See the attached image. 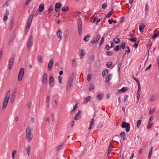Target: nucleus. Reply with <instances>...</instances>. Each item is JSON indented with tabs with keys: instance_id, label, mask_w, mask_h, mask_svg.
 <instances>
[{
	"instance_id": "nucleus-54",
	"label": "nucleus",
	"mask_w": 159,
	"mask_h": 159,
	"mask_svg": "<svg viewBox=\"0 0 159 159\" xmlns=\"http://www.w3.org/2000/svg\"><path fill=\"white\" fill-rule=\"evenodd\" d=\"M107 6V3H103L102 5V8L103 9H105Z\"/></svg>"
},
{
	"instance_id": "nucleus-35",
	"label": "nucleus",
	"mask_w": 159,
	"mask_h": 159,
	"mask_svg": "<svg viewBox=\"0 0 159 159\" xmlns=\"http://www.w3.org/2000/svg\"><path fill=\"white\" fill-rule=\"evenodd\" d=\"M130 52V50L129 48V47L127 45L126 47V51L125 53H127V54H129Z\"/></svg>"
},
{
	"instance_id": "nucleus-4",
	"label": "nucleus",
	"mask_w": 159,
	"mask_h": 159,
	"mask_svg": "<svg viewBox=\"0 0 159 159\" xmlns=\"http://www.w3.org/2000/svg\"><path fill=\"white\" fill-rule=\"evenodd\" d=\"M25 69L23 67H21L19 72L18 76V80L19 81H21L23 77Z\"/></svg>"
},
{
	"instance_id": "nucleus-8",
	"label": "nucleus",
	"mask_w": 159,
	"mask_h": 159,
	"mask_svg": "<svg viewBox=\"0 0 159 159\" xmlns=\"http://www.w3.org/2000/svg\"><path fill=\"white\" fill-rule=\"evenodd\" d=\"M16 89L13 91L10 98V102L11 103H13L14 102L16 96Z\"/></svg>"
},
{
	"instance_id": "nucleus-32",
	"label": "nucleus",
	"mask_w": 159,
	"mask_h": 159,
	"mask_svg": "<svg viewBox=\"0 0 159 159\" xmlns=\"http://www.w3.org/2000/svg\"><path fill=\"white\" fill-rule=\"evenodd\" d=\"M126 44L124 42L120 44V47H121V49H124L125 47Z\"/></svg>"
},
{
	"instance_id": "nucleus-62",
	"label": "nucleus",
	"mask_w": 159,
	"mask_h": 159,
	"mask_svg": "<svg viewBox=\"0 0 159 159\" xmlns=\"http://www.w3.org/2000/svg\"><path fill=\"white\" fill-rule=\"evenodd\" d=\"M62 79V77L60 76L58 77V80L59 83H61V80Z\"/></svg>"
},
{
	"instance_id": "nucleus-38",
	"label": "nucleus",
	"mask_w": 159,
	"mask_h": 159,
	"mask_svg": "<svg viewBox=\"0 0 159 159\" xmlns=\"http://www.w3.org/2000/svg\"><path fill=\"white\" fill-rule=\"evenodd\" d=\"M94 89V85L92 84H90L89 86V90L90 91H92Z\"/></svg>"
},
{
	"instance_id": "nucleus-24",
	"label": "nucleus",
	"mask_w": 159,
	"mask_h": 159,
	"mask_svg": "<svg viewBox=\"0 0 159 159\" xmlns=\"http://www.w3.org/2000/svg\"><path fill=\"white\" fill-rule=\"evenodd\" d=\"M90 36L89 34H88L86 36H85L84 38V40L85 42H88L90 39L89 38Z\"/></svg>"
},
{
	"instance_id": "nucleus-25",
	"label": "nucleus",
	"mask_w": 159,
	"mask_h": 159,
	"mask_svg": "<svg viewBox=\"0 0 159 159\" xmlns=\"http://www.w3.org/2000/svg\"><path fill=\"white\" fill-rule=\"evenodd\" d=\"M141 93V86H138V90L137 92V95H140Z\"/></svg>"
},
{
	"instance_id": "nucleus-42",
	"label": "nucleus",
	"mask_w": 159,
	"mask_h": 159,
	"mask_svg": "<svg viewBox=\"0 0 159 159\" xmlns=\"http://www.w3.org/2000/svg\"><path fill=\"white\" fill-rule=\"evenodd\" d=\"M111 148H113L112 146H111V143H110V145H109L108 148V153L109 154L110 153V152L112 150Z\"/></svg>"
},
{
	"instance_id": "nucleus-48",
	"label": "nucleus",
	"mask_w": 159,
	"mask_h": 159,
	"mask_svg": "<svg viewBox=\"0 0 159 159\" xmlns=\"http://www.w3.org/2000/svg\"><path fill=\"white\" fill-rule=\"evenodd\" d=\"M92 75L91 74H89L87 76V79L89 81H90L91 79Z\"/></svg>"
},
{
	"instance_id": "nucleus-47",
	"label": "nucleus",
	"mask_w": 159,
	"mask_h": 159,
	"mask_svg": "<svg viewBox=\"0 0 159 159\" xmlns=\"http://www.w3.org/2000/svg\"><path fill=\"white\" fill-rule=\"evenodd\" d=\"M128 96L127 95H125L124 98V103L125 102H127V100L128 99Z\"/></svg>"
},
{
	"instance_id": "nucleus-33",
	"label": "nucleus",
	"mask_w": 159,
	"mask_h": 159,
	"mask_svg": "<svg viewBox=\"0 0 159 159\" xmlns=\"http://www.w3.org/2000/svg\"><path fill=\"white\" fill-rule=\"evenodd\" d=\"M120 49H121V47L120 45H117L114 48V50H115L116 52H117L119 51V50Z\"/></svg>"
},
{
	"instance_id": "nucleus-64",
	"label": "nucleus",
	"mask_w": 159,
	"mask_h": 159,
	"mask_svg": "<svg viewBox=\"0 0 159 159\" xmlns=\"http://www.w3.org/2000/svg\"><path fill=\"white\" fill-rule=\"evenodd\" d=\"M94 119L93 118L91 119L90 121V124L91 125H93L94 123Z\"/></svg>"
},
{
	"instance_id": "nucleus-26",
	"label": "nucleus",
	"mask_w": 159,
	"mask_h": 159,
	"mask_svg": "<svg viewBox=\"0 0 159 159\" xmlns=\"http://www.w3.org/2000/svg\"><path fill=\"white\" fill-rule=\"evenodd\" d=\"M145 25H140L139 27V29L140 31L141 32H142L144 28L145 27Z\"/></svg>"
},
{
	"instance_id": "nucleus-2",
	"label": "nucleus",
	"mask_w": 159,
	"mask_h": 159,
	"mask_svg": "<svg viewBox=\"0 0 159 159\" xmlns=\"http://www.w3.org/2000/svg\"><path fill=\"white\" fill-rule=\"evenodd\" d=\"M73 78L72 77H70L67 81V85L66 86V91L68 92L70 90L71 85V84L73 81Z\"/></svg>"
},
{
	"instance_id": "nucleus-1",
	"label": "nucleus",
	"mask_w": 159,
	"mask_h": 159,
	"mask_svg": "<svg viewBox=\"0 0 159 159\" xmlns=\"http://www.w3.org/2000/svg\"><path fill=\"white\" fill-rule=\"evenodd\" d=\"M33 134L31 133V129L30 127L28 126L26 127V138L27 142H30L32 139Z\"/></svg>"
},
{
	"instance_id": "nucleus-20",
	"label": "nucleus",
	"mask_w": 159,
	"mask_h": 159,
	"mask_svg": "<svg viewBox=\"0 0 159 159\" xmlns=\"http://www.w3.org/2000/svg\"><path fill=\"white\" fill-rule=\"evenodd\" d=\"M113 40L114 43L116 44H119L120 42V39L117 38H114Z\"/></svg>"
},
{
	"instance_id": "nucleus-61",
	"label": "nucleus",
	"mask_w": 159,
	"mask_h": 159,
	"mask_svg": "<svg viewBox=\"0 0 159 159\" xmlns=\"http://www.w3.org/2000/svg\"><path fill=\"white\" fill-rule=\"evenodd\" d=\"M121 63H120L118 65V71L119 72L121 66Z\"/></svg>"
},
{
	"instance_id": "nucleus-13",
	"label": "nucleus",
	"mask_w": 159,
	"mask_h": 159,
	"mask_svg": "<svg viewBox=\"0 0 159 159\" xmlns=\"http://www.w3.org/2000/svg\"><path fill=\"white\" fill-rule=\"evenodd\" d=\"M100 38V35L99 34H98L95 38L96 39H94L91 42V43L92 44H93L96 43H97L99 40Z\"/></svg>"
},
{
	"instance_id": "nucleus-44",
	"label": "nucleus",
	"mask_w": 159,
	"mask_h": 159,
	"mask_svg": "<svg viewBox=\"0 0 159 159\" xmlns=\"http://www.w3.org/2000/svg\"><path fill=\"white\" fill-rule=\"evenodd\" d=\"M127 89L125 87L122 88L120 90L121 93H124L126 90Z\"/></svg>"
},
{
	"instance_id": "nucleus-19",
	"label": "nucleus",
	"mask_w": 159,
	"mask_h": 159,
	"mask_svg": "<svg viewBox=\"0 0 159 159\" xmlns=\"http://www.w3.org/2000/svg\"><path fill=\"white\" fill-rule=\"evenodd\" d=\"M78 107V105L77 104H76L74 106V107L73 109L72 110H71L70 112V114H71L75 111L76 109Z\"/></svg>"
},
{
	"instance_id": "nucleus-11",
	"label": "nucleus",
	"mask_w": 159,
	"mask_h": 159,
	"mask_svg": "<svg viewBox=\"0 0 159 159\" xmlns=\"http://www.w3.org/2000/svg\"><path fill=\"white\" fill-rule=\"evenodd\" d=\"M9 99H8L5 98L4 101V102L2 107V109L3 110H4L7 106Z\"/></svg>"
},
{
	"instance_id": "nucleus-29",
	"label": "nucleus",
	"mask_w": 159,
	"mask_h": 159,
	"mask_svg": "<svg viewBox=\"0 0 159 159\" xmlns=\"http://www.w3.org/2000/svg\"><path fill=\"white\" fill-rule=\"evenodd\" d=\"M91 97L90 96H88L87 97H85L84 98L85 102L86 103L88 102L91 99Z\"/></svg>"
},
{
	"instance_id": "nucleus-6",
	"label": "nucleus",
	"mask_w": 159,
	"mask_h": 159,
	"mask_svg": "<svg viewBox=\"0 0 159 159\" xmlns=\"http://www.w3.org/2000/svg\"><path fill=\"white\" fill-rule=\"evenodd\" d=\"M77 26L78 28V31L80 35L81 34L82 30V21L81 19H78L77 21Z\"/></svg>"
},
{
	"instance_id": "nucleus-37",
	"label": "nucleus",
	"mask_w": 159,
	"mask_h": 159,
	"mask_svg": "<svg viewBox=\"0 0 159 159\" xmlns=\"http://www.w3.org/2000/svg\"><path fill=\"white\" fill-rule=\"evenodd\" d=\"M61 4L59 2L56 3L55 6V8L59 9L61 7Z\"/></svg>"
},
{
	"instance_id": "nucleus-55",
	"label": "nucleus",
	"mask_w": 159,
	"mask_h": 159,
	"mask_svg": "<svg viewBox=\"0 0 159 159\" xmlns=\"http://www.w3.org/2000/svg\"><path fill=\"white\" fill-rule=\"evenodd\" d=\"M105 48L107 50H109L111 49V47L107 44H106Z\"/></svg>"
},
{
	"instance_id": "nucleus-22",
	"label": "nucleus",
	"mask_w": 159,
	"mask_h": 159,
	"mask_svg": "<svg viewBox=\"0 0 159 159\" xmlns=\"http://www.w3.org/2000/svg\"><path fill=\"white\" fill-rule=\"evenodd\" d=\"M14 24V20H11V21L10 24V31H11L12 30L13 28Z\"/></svg>"
},
{
	"instance_id": "nucleus-14",
	"label": "nucleus",
	"mask_w": 159,
	"mask_h": 159,
	"mask_svg": "<svg viewBox=\"0 0 159 159\" xmlns=\"http://www.w3.org/2000/svg\"><path fill=\"white\" fill-rule=\"evenodd\" d=\"M54 79L52 76H50L49 79V83L50 86L53 87L54 85V84L53 83Z\"/></svg>"
},
{
	"instance_id": "nucleus-34",
	"label": "nucleus",
	"mask_w": 159,
	"mask_h": 159,
	"mask_svg": "<svg viewBox=\"0 0 159 159\" xmlns=\"http://www.w3.org/2000/svg\"><path fill=\"white\" fill-rule=\"evenodd\" d=\"M129 40L133 42H135L137 40V38L134 35H133V36L131 39H130Z\"/></svg>"
},
{
	"instance_id": "nucleus-39",
	"label": "nucleus",
	"mask_w": 159,
	"mask_h": 159,
	"mask_svg": "<svg viewBox=\"0 0 159 159\" xmlns=\"http://www.w3.org/2000/svg\"><path fill=\"white\" fill-rule=\"evenodd\" d=\"M68 10V6H65L63 7L61 9V10L64 12H66Z\"/></svg>"
},
{
	"instance_id": "nucleus-59",
	"label": "nucleus",
	"mask_w": 159,
	"mask_h": 159,
	"mask_svg": "<svg viewBox=\"0 0 159 159\" xmlns=\"http://www.w3.org/2000/svg\"><path fill=\"white\" fill-rule=\"evenodd\" d=\"M152 148H153V147H151L150 149L149 150L148 155H152Z\"/></svg>"
},
{
	"instance_id": "nucleus-15",
	"label": "nucleus",
	"mask_w": 159,
	"mask_h": 159,
	"mask_svg": "<svg viewBox=\"0 0 159 159\" xmlns=\"http://www.w3.org/2000/svg\"><path fill=\"white\" fill-rule=\"evenodd\" d=\"M57 35L58 38L60 39L61 40V32L59 30H57Z\"/></svg>"
},
{
	"instance_id": "nucleus-5",
	"label": "nucleus",
	"mask_w": 159,
	"mask_h": 159,
	"mask_svg": "<svg viewBox=\"0 0 159 159\" xmlns=\"http://www.w3.org/2000/svg\"><path fill=\"white\" fill-rule=\"evenodd\" d=\"M121 127L123 128H125V131L126 132H129L130 130V124L126 123L125 121H124L122 122Z\"/></svg>"
},
{
	"instance_id": "nucleus-16",
	"label": "nucleus",
	"mask_w": 159,
	"mask_h": 159,
	"mask_svg": "<svg viewBox=\"0 0 159 159\" xmlns=\"http://www.w3.org/2000/svg\"><path fill=\"white\" fill-rule=\"evenodd\" d=\"M81 111L80 110H79L77 114L75 115L74 119L75 120H78L80 119L79 116L81 114Z\"/></svg>"
},
{
	"instance_id": "nucleus-9",
	"label": "nucleus",
	"mask_w": 159,
	"mask_h": 159,
	"mask_svg": "<svg viewBox=\"0 0 159 159\" xmlns=\"http://www.w3.org/2000/svg\"><path fill=\"white\" fill-rule=\"evenodd\" d=\"M47 75L46 73H44L43 78H42V82L43 85H45L47 82Z\"/></svg>"
},
{
	"instance_id": "nucleus-51",
	"label": "nucleus",
	"mask_w": 159,
	"mask_h": 159,
	"mask_svg": "<svg viewBox=\"0 0 159 159\" xmlns=\"http://www.w3.org/2000/svg\"><path fill=\"white\" fill-rule=\"evenodd\" d=\"M16 150H14L12 153V157L13 159H14L15 154L16 153Z\"/></svg>"
},
{
	"instance_id": "nucleus-56",
	"label": "nucleus",
	"mask_w": 159,
	"mask_h": 159,
	"mask_svg": "<svg viewBox=\"0 0 159 159\" xmlns=\"http://www.w3.org/2000/svg\"><path fill=\"white\" fill-rule=\"evenodd\" d=\"M72 66L73 67H75L76 66V61L74 59L72 60Z\"/></svg>"
},
{
	"instance_id": "nucleus-57",
	"label": "nucleus",
	"mask_w": 159,
	"mask_h": 159,
	"mask_svg": "<svg viewBox=\"0 0 159 159\" xmlns=\"http://www.w3.org/2000/svg\"><path fill=\"white\" fill-rule=\"evenodd\" d=\"M50 98L49 96H48L46 99L47 102H50Z\"/></svg>"
},
{
	"instance_id": "nucleus-45",
	"label": "nucleus",
	"mask_w": 159,
	"mask_h": 159,
	"mask_svg": "<svg viewBox=\"0 0 159 159\" xmlns=\"http://www.w3.org/2000/svg\"><path fill=\"white\" fill-rule=\"evenodd\" d=\"M112 62L111 61L108 62L107 63V66L108 68H110L112 65Z\"/></svg>"
},
{
	"instance_id": "nucleus-40",
	"label": "nucleus",
	"mask_w": 159,
	"mask_h": 159,
	"mask_svg": "<svg viewBox=\"0 0 159 159\" xmlns=\"http://www.w3.org/2000/svg\"><path fill=\"white\" fill-rule=\"evenodd\" d=\"M158 36H159V32H157V33L156 34L154 33V34L152 37V39H155L157 38Z\"/></svg>"
},
{
	"instance_id": "nucleus-7",
	"label": "nucleus",
	"mask_w": 159,
	"mask_h": 159,
	"mask_svg": "<svg viewBox=\"0 0 159 159\" xmlns=\"http://www.w3.org/2000/svg\"><path fill=\"white\" fill-rule=\"evenodd\" d=\"M33 37L31 35L29 38L28 41L27 42V48L28 49L30 50L33 44Z\"/></svg>"
},
{
	"instance_id": "nucleus-21",
	"label": "nucleus",
	"mask_w": 159,
	"mask_h": 159,
	"mask_svg": "<svg viewBox=\"0 0 159 159\" xmlns=\"http://www.w3.org/2000/svg\"><path fill=\"white\" fill-rule=\"evenodd\" d=\"M14 39V36L13 35L9 39L8 43V45H10L12 43Z\"/></svg>"
},
{
	"instance_id": "nucleus-50",
	"label": "nucleus",
	"mask_w": 159,
	"mask_h": 159,
	"mask_svg": "<svg viewBox=\"0 0 159 159\" xmlns=\"http://www.w3.org/2000/svg\"><path fill=\"white\" fill-rule=\"evenodd\" d=\"M33 18V15L32 14L30 15L29 17V19L28 20V21H32Z\"/></svg>"
},
{
	"instance_id": "nucleus-49",
	"label": "nucleus",
	"mask_w": 159,
	"mask_h": 159,
	"mask_svg": "<svg viewBox=\"0 0 159 159\" xmlns=\"http://www.w3.org/2000/svg\"><path fill=\"white\" fill-rule=\"evenodd\" d=\"M152 125V123H151L150 122H149V124L147 126V129H150Z\"/></svg>"
},
{
	"instance_id": "nucleus-3",
	"label": "nucleus",
	"mask_w": 159,
	"mask_h": 159,
	"mask_svg": "<svg viewBox=\"0 0 159 159\" xmlns=\"http://www.w3.org/2000/svg\"><path fill=\"white\" fill-rule=\"evenodd\" d=\"M15 56L14 55H11V57L9 59L8 68L9 70L11 69L13 66V63L14 62V60L15 59Z\"/></svg>"
},
{
	"instance_id": "nucleus-43",
	"label": "nucleus",
	"mask_w": 159,
	"mask_h": 159,
	"mask_svg": "<svg viewBox=\"0 0 159 159\" xmlns=\"http://www.w3.org/2000/svg\"><path fill=\"white\" fill-rule=\"evenodd\" d=\"M132 78L138 84V86L140 85L139 81L138 79H137V78H136L135 77H132Z\"/></svg>"
},
{
	"instance_id": "nucleus-27",
	"label": "nucleus",
	"mask_w": 159,
	"mask_h": 159,
	"mask_svg": "<svg viewBox=\"0 0 159 159\" xmlns=\"http://www.w3.org/2000/svg\"><path fill=\"white\" fill-rule=\"evenodd\" d=\"M100 20V19L98 18H96V17H95L94 18L93 20V23H95L96 24H97L98 22H99Z\"/></svg>"
},
{
	"instance_id": "nucleus-46",
	"label": "nucleus",
	"mask_w": 159,
	"mask_h": 159,
	"mask_svg": "<svg viewBox=\"0 0 159 159\" xmlns=\"http://www.w3.org/2000/svg\"><path fill=\"white\" fill-rule=\"evenodd\" d=\"M38 59L40 63H42L43 62V60L42 56L40 55H39L38 56Z\"/></svg>"
},
{
	"instance_id": "nucleus-30",
	"label": "nucleus",
	"mask_w": 159,
	"mask_h": 159,
	"mask_svg": "<svg viewBox=\"0 0 159 159\" xmlns=\"http://www.w3.org/2000/svg\"><path fill=\"white\" fill-rule=\"evenodd\" d=\"M113 9H112L110 11H109L108 12V14L107 15V16H106V17L107 18L110 17L111 16L112 14L113 13Z\"/></svg>"
},
{
	"instance_id": "nucleus-41",
	"label": "nucleus",
	"mask_w": 159,
	"mask_h": 159,
	"mask_svg": "<svg viewBox=\"0 0 159 159\" xmlns=\"http://www.w3.org/2000/svg\"><path fill=\"white\" fill-rule=\"evenodd\" d=\"M103 97V94L102 93L99 94L97 95V98L99 100H101Z\"/></svg>"
},
{
	"instance_id": "nucleus-53",
	"label": "nucleus",
	"mask_w": 159,
	"mask_h": 159,
	"mask_svg": "<svg viewBox=\"0 0 159 159\" xmlns=\"http://www.w3.org/2000/svg\"><path fill=\"white\" fill-rule=\"evenodd\" d=\"M120 135L123 137H125V132H122L120 134Z\"/></svg>"
},
{
	"instance_id": "nucleus-10",
	"label": "nucleus",
	"mask_w": 159,
	"mask_h": 159,
	"mask_svg": "<svg viewBox=\"0 0 159 159\" xmlns=\"http://www.w3.org/2000/svg\"><path fill=\"white\" fill-rule=\"evenodd\" d=\"M53 61L52 59L50 60L49 62L48 65V70L50 71L52 69V66L53 64Z\"/></svg>"
},
{
	"instance_id": "nucleus-23",
	"label": "nucleus",
	"mask_w": 159,
	"mask_h": 159,
	"mask_svg": "<svg viewBox=\"0 0 159 159\" xmlns=\"http://www.w3.org/2000/svg\"><path fill=\"white\" fill-rule=\"evenodd\" d=\"M30 148L29 145H27L26 147V151L27 153V154L29 156H30Z\"/></svg>"
},
{
	"instance_id": "nucleus-31",
	"label": "nucleus",
	"mask_w": 159,
	"mask_h": 159,
	"mask_svg": "<svg viewBox=\"0 0 159 159\" xmlns=\"http://www.w3.org/2000/svg\"><path fill=\"white\" fill-rule=\"evenodd\" d=\"M141 120H138L136 122L137 126L138 129L140 128V125L141 124Z\"/></svg>"
},
{
	"instance_id": "nucleus-17",
	"label": "nucleus",
	"mask_w": 159,
	"mask_h": 159,
	"mask_svg": "<svg viewBox=\"0 0 159 159\" xmlns=\"http://www.w3.org/2000/svg\"><path fill=\"white\" fill-rule=\"evenodd\" d=\"M44 8V6L43 4H41L39 6V12H42Z\"/></svg>"
},
{
	"instance_id": "nucleus-28",
	"label": "nucleus",
	"mask_w": 159,
	"mask_h": 159,
	"mask_svg": "<svg viewBox=\"0 0 159 159\" xmlns=\"http://www.w3.org/2000/svg\"><path fill=\"white\" fill-rule=\"evenodd\" d=\"M80 58H83V57H81L82 56H84L85 54V53L84 52L83 50L82 49L80 51Z\"/></svg>"
},
{
	"instance_id": "nucleus-36",
	"label": "nucleus",
	"mask_w": 159,
	"mask_h": 159,
	"mask_svg": "<svg viewBox=\"0 0 159 159\" xmlns=\"http://www.w3.org/2000/svg\"><path fill=\"white\" fill-rule=\"evenodd\" d=\"M94 55L93 54H92L90 57L89 58V60L91 62H93L94 60Z\"/></svg>"
},
{
	"instance_id": "nucleus-60",
	"label": "nucleus",
	"mask_w": 159,
	"mask_h": 159,
	"mask_svg": "<svg viewBox=\"0 0 159 159\" xmlns=\"http://www.w3.org/2000/svg\"><path fill=\"white\" fill-rule=\"evenodd\" d=\"M106 54L107 56H109L112 54V53L110 51H107L106 52Z\"/></svg>"
},
{
	"instance_id": "nucleus-58",
	"label": "nucleus",
	"mask_w": 159,
	"mask_h": 159,
	"mask_svg": "<svg viewBox=\"0 0 159 159\" xmlns=\"http://www.w3.org/2000/svg\"><path fill=\"white\" fill-rule=\"evenodd\" d=\"M3 54V52L2 49H1L0 51V61L2 58V55Z\"/></svg>"
},
{
	"instance_id": "nucleus-63",
	"label": "nucleus",
	"mask_w": 159,
	"mask_h": 159,
	"mask_svg": "<svg viewBox=\"0 0 159 159\" xmlns=\"http://www.w3.org/2000/svg\"><path fill=\"white\" fill-rule=\"evenodd\" d=\"M62 145H62V144H61V145L58 146L56 148L57 149V151L58 150L61 148L62 146Z\"/></svg>"
},
{
	"instance_id": "nucleus-12",
	"label": "nucleus",
	"mask_w": 159,
	"mask_h": 159,
	"mask_svg": "<svg viewBox=\"0 0 159 159\" xmlns=\"http://www.w3.org/2000/svg\"><path fill=\"white\" fill-rule=\"evenodd\" d=\"M109 73V70L107 69H106L104 70L102 73V75L103 78H105V77H106L107 75Z\"/></svg>"
},
{
	"instance_id": "nucleus-52",
	"label": "nucleus",
	"mask_w": 159,
	"mask_h": 159,
	"mask_svg": "<svg viewBox=\"0 0 159 159\" xmlns=\"http://www.w3.org/2000/svg\"><path fill=\"white\" fill-rule=\"evenodd\" d=\"M139 43V41H138L137 42V43H134L133 45V47L135 48H137L138 46Z\"/></svg>"
},
{
	"instance_id": "nucleus-18",
	"label": "nucleus",
	"mask_w": 159,
	"mask_h": 159,
	"mask_svg": "<svg viewBox=\"0 0 159 159\" xmlns=\"http://www.w3.org/2000/svg\"><path fill=\"white\" fill-rule=\"evenodd\" d=\"M111 78L112 75L111 74H109L106 78V83H109Z\"/></svg>"
}]
</instances>
